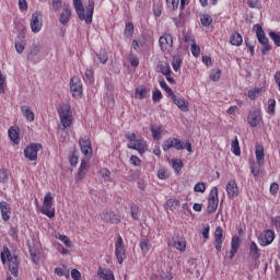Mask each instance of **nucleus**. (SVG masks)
Segmentation results:
<instances>
[{
    "label": "nucleus",
    "mask_w": 280,
    "mask_h": 280,
    "mask_svg": "<svg viewBox=\"0 0 280 280\" xmlns=\"http://www.w3.org/2000/svg\"><path fill=\"white\" fill-rule=\"evenodd\" d=\"M74 10L80 19V21H85L88 25L93 23V10H95V2L89 0L88 5L84 9L82 0H73Z\"/></svg>",
    "instance_id": "nucleus-1"
},
{
    "label": "nucleus",
    "mask_w": 280,
    "mask_h": 280,
    "mask_svg": "<svg viewBox=\"0 0 280 280\" xmlns=\"http://www.w3.org/2000/svg\"><path fill=\"white\" fill-rule=\"evenodd\" d=\"M2 264H5V257L9 261V270L13 275V277H19V258L16 256H13L12 253H10V249L8 247H3V250L0 254Z\"/></svg>",
    "instance_id": "nucleus-2"
},
{
    "label": "nucleus",
    "mask_w": 280,
    "mask_h": 280,
    "mask_svg": "<svg viewBox=\"0 0 280 280\" xmlns=\"http://www.w3.org/2000/svg\"><path fill=\"white\" fill-rule=\"evenodd\" d=\"M58 115L63 130L71 128V125L73 124V112H71V106L67 104L61 105Z\"/></svg>",
    "instance_id": "nucleus-3"
},
{
    "label": "nucleus",
    "mask_w": 280,
    "mask_h": 280,
    "mask_svg": "<svg viewBox=\"0 0 280 280\" xmlns=\"http://www.w3.org/2000/svg\"><path fill=\"white\" fill-rule=\"evenodd\" d=\"M126 137L129 141V143L127 144V148H129V150H137L139 154H145V151L148 150L145 141H143L142 139H137L136 133H128Z\"/></svg>",
    "instance_id": "nucleus-4"
},
{
    "label": "nucleus",
    "mask_w": 280,
    "mask_h": 280,
    "mask_svg": "<svg viewBox=\"0 0 280 280\" xmlns=\"http://www.w3.org/2000/svg\"><path fill=\"white\" fill-rule=\"evenodd\" d=\"M254 30H256V36L258 38V42L264 47V49L261 50V54H262V56H266V54H268V51H270V49H272L270 47V44L268 43V38L266 37V33L264 32V28H261V25H259V24H256L254 26Z\"/></svg>",
    "instance_id": "nucleus-5"
},
{
    "label": "nucleus",
    "mask_w": 280,
    "mask_h": 280,
    "mask_svg": "<svg viewBox=\"0 0 280 280\" xmlns=\"http://www.w3.org/2000/svg\"><path fill=\"white\" fill-rule=\"evenodd\" d=\"M42 213L47 215V218H54L56 215V210L54 209V196H51V192H47L44 198Z\"/></svg>",
    "instance_id": "nucleus-6"
},
{
    "label": "nucleus",
    "mask_w": 280,
    "mask_h": 280,
    "mask_svg": "<svg viewBox=\"0 0 280 280\" xmlns=\"http://www.w3.org/2000/svg\"><path fill=\"white\" fill-rule=\"evenodd\" d=\"M219 202L220 199L218 198V187H213L208 198L207 212L210 214L215 213V211L218 210Z\"/></svg>",
    "instance_id": "nucleus-7"
},
{
    "label": "nucleus",
    "mask_w": 280,
    "mask_h": 280,
    "mask_svg": "<svg viewBox=\"0 0 280 280\" xmlns=\"http://www.w3.org/2000/svg\"><path fill=\"white\" fill-rule=\"evenodd\" d=\"M247 121L252 128H257L262 121L261 110L257 107L253 108L247 116Z\"/></svg>",
    "instance_id": "nucleus-8"
},
{
    "label": "nucleus",
    "mask_w": 280,
    "mask_h": 280,
    "mask_svg": "<svg viewBox=\"0 0 280 280\" xmlns=\"http://www.w3.org/2000/svg\"><path fill=\"white\" fill-rule=\"evenodd\" d=\"M43 145L38 143H33L24 149V156L28 161H36L38 159V150H42Z\"/></svg>",
    "instance_id": "nucleus-9"
},
{
    "label": "nucleus",
    "mask_w": 280,
    "mask_h": 280,
    "mask_svg": "<svg viewBox=\"0 0 280 280\" xmlns=\"http://www.w3.org/2000/svg\"><path fill=\"white\" fill-rule=\"evenodd\" d=\"M160 43V47L162 49V51H172V47H174V37H172V35L165 33L164 35H162L159 39Z\"/></svg>",
    "instance_id": "nucleus-10"
},
{
    "label": "nucleus",
    "mask_w": 280,
    "mask_h": 280,
    "mask_svg": "<svg viewBox=\"0 0 280 280\" xmlns=\"http://www.w3.org/2000/svg\"><path fill=\"white\" fill-rule=\"evenodd\" d=\"M101 220H103L105 224H119L121 222V217L115 214V212L103 211L101 213Z\"/></svg>",
    "instance_id": "nucleus-11"
},
{
    "label": "nucleus",
    "mask_w": 280,
    "mask_h": 280,
    "mask_svg": "<svg viewBox=\"0 0 280 280\" xmlns=\"http://www.w3.org/2000/svg\"><path fill=\"white\" fill-rule=\"evenodd\" d=\"M70 91L72 92L73 97H82V81H80V78H71Z\"/></svg>",
    "instance_id": "nucleus-12"
},
{
    "label": "nucleus",
    "mask_w": 280,
    "mask_h": 280,
    "mask_svg": "<svg viewBox=\"0 0 280 280\" xmlns=\"http://www.w3.org/2000/svg\"><path fill=\"white\" fill-rule=\"evenodd\" d=\"M272 242H275V232L272 230H266L258 237L260 246H270Z\"/></svg>",
    "instance_id": "nucleus-13"
},
{
    "label": "nucleus",
    "mask_w": 280,
    "mask_h": 280,
    "mask_svg": "<svg viewBox=\"0 0 280 280\" xmlns=\"http://www.w3.org/2000/svg\"><path fill=\"white\" fill-rule=\"evenodd\" d=\"M171 98L183 113H187L189 110V102L185 101V98L178 97L176 94H172Z\"/></svg>",
    "instance_id": "nucleus-14"
},
{
    "label": "nucleus",
    "mask_w": 280,
    "mask_h": 280,
    "mask_svg": "<svg viewBox=\"0 0 280 280\" xmlns=\"http://www.w3.org/2000/svg\"><path fill=\"white\" fill-rule=\"evenodd\" d=\"M31 28L34 34H38V32H40V30L43 28V20L40 19L38 13L32 14Z\"/></svg>",
    "instance_id": "nucleus-15"
},
{
    "label": "nucleus",
    "mask_w": 280,
    "mask_h": 280,
    "mask_svg": "<svg viewBox=\"0 0 280 280\" xmlns=\"http://www.w3.org/2000/svg\"><path fill=\"white\" fill-rule=\"evenodd\" d=\"M79 143H80L81 152L82 154H84V156H91V154H93V149L91 148V140L86 138H81L79 140Z\"/></svg>",
    "instance_id": "nucleus-16"
},
{
    "label": "nucleus",
    "mask_w": 280,
    "mask_h": 280,
    "mask_svg": "<svg viewBox=\"0 0 280 280\" xmlns=\"http://www.w3.org/2000/svg\"><path fill=\"white\" fill-rule=\"evenodd\" d=\"M226 191H228V196L229 198H236V196H238L240 194V188L237 187V182L231 179L228 182L226 185Z\"/></svg>",
    "instance_id": "nucleus-17"
},
{
    "label": "nucleus",
    "mask_w": 280,
    "mask_h": 280,
    "mask_svg": "<svg viewBox=\"0 0 280 280\" xmlns=\"http://www.w3.org/2000/svg\"><path fill=\"white\" fill-rule=\"evenodd\" d=\"M223 238H224V233L222 231V228L218 226L214 232V246L218 253L222 250Z\"/></svg>",
    "instance_id": "nucleus-18"
},
{
    "label": "nucleus",
    "mask_w": 280,
    "mask_h": 280,
    "mask_svg": "<svg viewBox=\"0 0 280 280\" xmlns=\"http://www.w3.org/2000/svg\"><path fill=\"white\" fill-rule=\"evenodd\" d=\"M71 21V7L69 4H65L62 12L60 13L59 22L61 25H67Z\"/></svg>",
    "instance_id": "nucleus-19"
},
{
    "label": "nucleus",
    "mask_w": 280,
    "mask_h": 280,
    "mask_svg": "<svg viewBox=\"0 0 280 280\" xmlns=\"http://www.w3.org/2000/svg\"><path fill=\"white\" fill-rule=\"evenodd\" d=\"M0 211H1L2 220L4 222H8V220H10V215L12 213V208H10V203H8L5 201H1L0 202Z\"/></svg>",
    "instance_id": "nucleus-20"
},
{
    "label": "nucleus",
    "mask_w": 280,
    "mask_h": 280,
    "mask_svg": "<svg viewBox=\"0 0 280 280\" xmlns=\"http://www.w3.org/2000/svg\"><path fill=\"white\" fill-rule=\"evenodd\" d=\"M173 246L176 248V250H179V253H185V250H187V242L183 237H174Z\"/></svg>",
    "instance_id": "nucleus-21"
},
{
    "label": "nucleus",
    "mask_w": 280,
    "mask_h": 280,
    "mask_svg": "<svg viewBox=\"0 0 280 280\" xmlns=\"http://www.w3.org/2000/svg\"><path fill=\"white\" fill-rule=\"evenodd\" d=\"M238 248H240V236H233L231 242V250L229 254V259H233L235 257Z\"/></svg>",
    "instance_id": "nucleus-22"
},
{
    "label": "nucleus",
    "mask_w": 280,
    "mask_h": 280,
    "mask_svg": "<svg viewBox=\"0 0 280 280\" xmlns=\"http://www.w3.org/2000/svg\"><path fill=\"white\" fill-rule=\"evenodd\" d=\"M40 49H43V45H40V43H33L30 47L27 58H36V56L40 54Z\"/></svg>",
    "instance_id": "nucleus-23"
},
{
    "label": "nucleus",
    "mask_w": 280,
    "mask_h": 280,
    "mask_svg": "<svg viewBox=\"0 0 280 280\" xmlns=\"http://www.w3.org/2000/svg\"><path fill=\"white\" fill-rule=\"evenodd\" d=\"M150 93V90H148L145 86L140 85L136 89L135 97L136 100H145Z\"/></svg>",
    "instance_id": "nucleus-24"
},
{
    "label": "nucleus",
    "mask_w": 280,
    "mask_h": 280,
    "mask_svg": "<svg viewBox=\"0 0 280 280\" xmlns=\"http://www.w3.org/2000/svg\"><path fill=\"white\" fill-rule=\"evenodd\" d=\"M249 256L252 259H259L261 257V252L255 242H252L249 245Z\"/></svg>",
    "instance_id": "nucleus-25"
},
{
    "label": "nucleus",
    "mask_w": 280,
    "mask_h": 280,
    "mask_svg": "<svg viewBox=\"0 0 280 280\" xmlns=\"http://www.w3.org/2000/svg\"><path fill=\"white\" fill-rule=\"evenodd\" d=\"M255 154H256V161H257V164L259 166L264 165V156H265V153H264V145L261 144H257L256 145V151H255Z\"/></svg>",
    "instance_id": "nucleus-26"
},
{
    "label": "nucleus",
    "mask_w": 280,
    "mask_h": 280,
    "mask_svg": "<svg viewBox=\"0 0 280 280\" xmlns=\"http://www.w3.org/2000/svg\"><path fill=\"white\" fill-rule=\"evenodd\" d=\"M139 246H140L142 255H148L152 248V243H150V240H148V238H142L140 241Z\"/></svg>",
    "instance_id": "nucleus-27"
},
{
    "label": "nucleus",
    "mask_w": 280,
    "mask_h": 280,
    "mask_svg": "<svg viewBox=\"0 0 280 280\" xmlns=\"http://www.w3.org/2000/svg\"><path fill=\"white\" fill-rule=\"evenodd\" d=\"M21 113L23 117H25L26 121H34V112L30 108V106L24 105L21 107Z\"/></svg>",
    "instance_id": "nucleus-28"
},
{
    "label": "nucleus",
    "mask_w": 280,
    "mask_h": 280,
    "mask_svg": "<svg viewBox=\"0 0 280 280\" xmlns=\"http://www.w3.org/2000/svg\"><path fill=\"white\" fill-rule=\"evenodd\" d=\"M156 69L163 75H170L172 73V69L170 68V63H167V62H165V63H163V62L158 63Z\"/></svg>",
    "instance_id": "nucleus-29"
},
{
    "label": "nucleus",
    "mask_w": 280,
    "mask_h": 280,
    "mask_svg": "<svg viewBox=\"0 0 280 280\" xmlns=\"http://www.w3.org/2000/svg\"><path fill=\"white\" fill-rule=\"evenodd\" d=\"M115 255L118 264H124L126 259V249L124 247H115Z\"/></svg>",
    "instance_id": "nucleus-30"
},
{
    "label": "nucleus",
    "mask_w": 280,
    "mask_h": 280,
    "mask_svg": "<svg viewBox=\"0 0 280 280\" xmlns=\"http://www.w3.org/2000/svg\"><path fill=\"white\" fill-rule=\"evenodd\" d=\"M97 275L104 280H115V276L110 271L103 268H98Z\"/></svg>",
    "instance_id": "nucleus-31"
},
{
    "label": "nucleus",
    "mask_w": 280,
    "mask_h": 280,
    "mask_svg": "<svg viewBox=\"0 0 280 280\" xmlns=\"http://www.w3.org/2000/svg\"><path fill=\"white\" fill-rule=\"evenodd\" d=\"M230 43H231V45H235L236 47H240V45H242V43H244V38L242 37V35L240 33H234L230 37Z\"/></svg>",
    "instance_id": "nucleus-32"
},
{
    "label": "nucleus",
    "mask_w": 280,
    "mask_h": 280,
    "mask_svg": "<svg viewBox=\"0 0 280 280\" xmlns=\"http://www.w3.org/2000/svg\"><path fill=\"white\" fill-rule=\"evenodd\" d=\"M232 152L235 154V156H240L241 150H240V140H237V137H234V140H232Z\"/></svg>",
    "instance_id": "nucleus-33"
},
{
    "label": "nucleus",
    "mask_w": 280,
    "mask_h": 280,
    "mask_svg": "<svg viewBox=\"0 0 280 280\" xmlns=\"http://www.w3.org/2000/svg\"><path fill=\"white\" fill-rule=\"evenodd\" d=\"M180 65H183V59L180 58V56H174L172 61V67L174 71H178V69H180Z\"/></svg>",
    "instance_id": "nucleus-34"
},
{
    "label": "nucleus",
    "mask_w": 280,
    "mask_h": 280,
    "mask_svg": "<svg viewBox=\"0 0 280 280\" xmlns=\"http://www.w3.org/2000/svg\"><path fill=\"white\" fill-rule=\"evenodd\" d=\"M57 240H60L67 246V248H73V243H71V240H69V236L59 234L57 236Z\"/></svg>",
    "instance_id": "nucleus-35"
},
{
    "label": "nucleus",
    "mask_w": 280,
    "mask_h": 280,
    "mask_svg": "<svg viewBox=\"0 0 280 280\" xmlns=\"http://www.w3.org/2000/svg\"><path fill=\"white\" fill-rule=\"evenodd\" d=\"M151 135L153 137V139H155V141H160L161 139V127H154L151 126Z\"/></svg>",
    "instance_id": "nucleus-36"
},
{
    "label": "nucleus",
    "mask_w": 280,
    "mask_h": 280,
    "mask_svg": "<svg viewBox=\"0 0 280 280\" xmlns=\"http://www.w3.org/2000/svg\"><path fill=\"white\" fill-rule=\"evenodd\" d=\"M97 58L101 65H106V62H108V54L106 52V50H100V52L97 54Z\"/></svg>",
    "instance_id": "nucleus-37"
},
{
    "label": "nucleus",
    "mask_w": 280,
    "mask_h": 280,
    "mask_svg": "<svg viewBox=\"0 0 280 280\" xmlns=\"http://www.w3.org/2000/svg\"><path fill=\"white\" fill-rule=\"evenodd\" d=\"M213 23V19L209 14H203L201 16V24L205 25V27H209Z\"/></svg>",
    "instance_id": "nucleus-38"
},
{
    "label": "nucleus",
    "mask_w": 280,
    "mask_h": 280,
    "mask_svg": "<svg viewBox=\"0 0 280 280\" xmlns=\"http://www.w3.org/2000/svg\"><path fill=\"white\" fill-rule=\"evenodd\" d=\"M179 206H180V201L178 200L170 199L166 201V207L171 211H174V209H176V207H179Z\"/></svg>",
    "instance_id": "nucleus-39"
},
{
    "label": "nucleus",
    "mask_w": 280,
    "mask_h": 280,
    "mask_svg": "<svg viewBox=\"0 0 280 280\" xmlns=\"http://www.w3.org/2000/svg\"><path fill=\"white\" fill-rule=\"evenodd\" d=\"M271 40H273L276 47H280V33L269 32Z\"/></svg>",
    "instance_id": "nucleus-40"
},
{
    "label": "nucleus",
    "mask_w": 280,
    "mask_h": 280,
    "mask_svg": "<svg viewBox=\"0 0 280 280\" xmlns=\"http://www.w3.org/2000/svg\"><path fill=\"white\" fill-rule=\"evenodd\" d=\"M25 40H19L15 42V51H18L19 54H23V51H25Z\"/></svg>",
    "instance_id": "nucleus-41"
},
{
    "label": "nucleus",
    "mask_w": 280,
    "mask_h": 280,
    "mask_svg": "<svg viewBox=\"0 0 280 280\" xmlns=\"http://www.w3.org/2000/svg\"><path fill=\"white\" fill-rule=\"evenodd\" d=\"M162 148L164 152H167L171 148H174V140L173 139H167L163 142Z\"/></svg>",
    "instance_id": "nucleus-42"
},
{
    "label": "nucleus",
    "mask_w": 280,
    "mask_h": 280,
    "mask_svg": "<svg viewBox=\"0 0 280 280\" xmlns=\"http://www.w3.org/2000/svg\"><path fill=\"white\" fill-rule=\"evenodd\" d=\"M9 137L13 143H16L19 141V131L16 129H9Z\"/></svg>",
    "instance_id": "nucleus-43"
},
{
    "label": "nucleus",
    "mask_w": 280,
    "mask_h": 280,
    "mask_svg": "<svg viewBox=\"0 0 280 280\" xmlns=\"http://www.w3.org/2000/svg\"><path fill=\"white\" fill-rule=\"evenodd\" d=\"M190 51L195 58H198L200 56V46L196 45V42L191 44Z\"/></svg>",
    "instance_id": "nucleus-44"
},
{
    "label": "nucleus",
    "mask_w": 280,
    "mask_h": 280,
    "mask_svg": "<svg viewBox=\"0 0 280 280\" xmlns=\"http://www.w3.org/2000/svg\"><path fill=\"white\" fill-rule=\"evenodd\" d=\"M261 166H259V164H256L255 162L250 163V173L253 174V176H259V168Z\"/></svg>",
    "instance_id": "nucleus-45"
},
{
    "label": "nucleus",
    "mask_w": 280,
    "mask_h": 280,
    "mask_svg": "<svg viewBox=\"0 0 280 280\" xmlns=\"http://www.w3.org/2000/svg\"><path fill=\"white\" fill-rule=\"evenodd\" d=\"M194 190L197 191V192H200V194H205V191H207V186L202 182L201 183H197L195 185Z\"/></svg>",
    "instance_id": "nucleus-46"
},
{
    "label": "nucleus",
    "mask_w": 280,
    "mask_h": 280,
    "mask_svg": "<svg viewBox=\"0 0 280 280\" xmlns=\"http://www.w3.org/2000/svg\"><path fill=\"white\" fill-rule=\"evenodd\" d=\"M152 100L153 102L156 104L160 100H163V94L161 93V91H159L158 89H155L153 91V94H152Z\"/></svg>",
    "instance_id": "nucleus-47"
},
{
    "label": "nucleus",
    "mask_w": 280,
    "mask_h": 280,
    "mask_svg": "<svg viewBox=\"0 0 280 280\" xmlns=\"http://www.w3.org/2000/svg\"><path fill=\"white\" fill-rule=\"evenodd\" d=\"M173 148H175V150H185L183 141L178 140L177 138L173 139Z\"/></svg>",
    "instance_id": "nucleus-48"
},
{
    "label": "nucleus",
    "mask_w": 280,
    "mask_h": 280,
    "mask_svg": "<svg viewBox=\"0 0 280 280\" xmlns=\"http://www.w3.org/2000/svg\"><path fill=\"white\" fill-rule=\"evenodd\" d=\"M173 168L178 174V172H180V170H183V161H180V160H173Z\"/></svg>",
    "instance_id": "nucleus-49"
},
{
    "label": "nucleus",
    "mask_w": 280,
    "mask_h": 280,
    "mask_svg": "<svg viewBox=\"0 0 280 280\" xmlns=\"http://www.w3.org/2000/svg\"><path fill=\"white\" fill-rule=\"evenodd\" d=\"M160 86H161V89H164V91L167 93V95H170V97H172V95H174V91H172L167 86V83L165 81H160Z\"/></svg>",
    "instance_id": "nucleus-50"
},
{
    "label": "nucleus",
    "mask_w": 280,
    "mask_h": 280,
    "mask_svg": "<svg viewBox=\"0 0 280 280\" xmlns=\"http://www.w3.org/2000/svg\"><path fill=\"white\" fill-rule=\"evenodd\" d=\"M51 8L55 12H58L62 8V0H51Z\"/></svg>",
    "instance_id": "nucleus-51"
},
{
    "label": "nucleus",
    "mask_w": 280,
    "mask_h": 280,
    "mask_svg": "<svg viewBox=\"0 0 280 280\" xmlns=\"http://www.w3.org/2000/svg\"><path fill=\"white\" fill-rule=\"evenodd\" d=\"M178 3H180V0H166L167 7L172 8V10H177Z\"/></svg>",
    "instance_id": "nucleus-52"
},
{
    "label": "nucleus",
    "mask_w": 280,
    "mask_h": 280,
    "mask_svg": "<svg viewBox=\"0 0 280 280\" xmlns=\"http://www.w3.org/2000/svg\"><path fill=\"white\" fill-rule=\"evenodd\" d=\"M275 106H277V101L273 98L268 101V113H271V115H275Z\"/></svg>",
    "instance_id": "nucleus-53"
},
{
    "label": "nucleus",
    "mask_w": 280,
    "mask_h": 280,
    "mask_svg": "<svg viewBox=\"0 0 280 280\" xmlns=\"http://www.w3.org/2000/svg\"><path fill=\"white\" fill-rule=\"evenodd\" d=\"M221 73H222V71H220V70L212 71L210 73V79L212 80V82H218V80H220Z\"/></svg>",
    "instance_id": "nucleus-54"
},
{
    "label": "nucleus",
    "mask_w": 280,
    "mask_h": 280,
    "mask_svg": "<svg viewBox=\"0 0 280 280\" xmlns=\"http://www.w3.org/2000/svg\"><path fill=\"white\" fill-rule=\"evenodd\" d=\"M8 182V170L2 168L0 170V183H7Z\"/></svg>",
    "instance_id": "nucleus-55"
},
{
    "label": "nucleus",
    "mask_w": 280,
    "mask_h": 280,
    "mask_svg": "<svg viewBox=\"0 0 280 280\" xmlns=\"http://www.w3.org/2000/svg\"><path fill=\"white\" fill-rule=\"evenodd\" d=\"M130 163L131 165H135V167H139V165H141V159H139L137 155H131Z\"/></svg>",
    "instance_id": "nucleus-56"
},
{
    "label": "nucleus",
    "mask_w": 280,
    "mask_h": 280,
    "mask_svg": "<svg viewBox=\"0 0 280 280\" xmlns=\"http://www.w3.org/2000/svg\"><path fill=\"white\" fill-rule=\"evenodd\" d=\"M132 32H135V26L132 25V23L127 24L125 28V35L132 36Z\"/></svg>",
    "instance_id": "nucleus-57"
},
{
    "label": "nucleus",
    "mask_w": 280,
    "mask_h": 280,
    "mask_svg": "<svg viewBox=\"0 0 280 280\" xmlns=\"http://www.w3.org/2000/svg\"><path fill=\"white\" fill-rule=\"evenodd\" d=\"M30 253L34 264H38V250L30 248Z\"/></svg>",
    "instance_id": "nucleus-58"
},
{
    "label": "nucleus",
    "mask_w": 280,
    "mask_h": 280,
    "mask_svg": "<svg viewBox=\"0 0 280 280\" xmlns=\"http://www.w3.org/2000/svg\"><path fill=\"white\" fill-rule=\"evenodd\" d=\"M84 176H86V171H82V168H79L77 173V183H80V180H83Z\"/></svg>",
    "instance_id": "nucleus-59"
},
{
    "label": "nucleus",
    "mask_w": 280,
    "mask_h": 280,
    "mask_svg": "<svg viewBox=\"0 0 280 280\" xmlns=\"http://www.w3.org/2000/svg\"><path fill=\"white\" fill-rule=\"evenodd\" d=\"M247 4L249 8H261L259 0H248Z\"/></svg>",
    "instance_id": "nucleus-60"
},
{
    "label": "nucleus",
    "mask_w": 280,
    "mask_h": 280,
    "mask_svg": "<svg viewBox=\"0 0 280 280\" xmlns=\"http://www.w3.org/2000/svg\"><path fill=\"white\" fill-rule=\"evenodd\" d=\"M71 277H72L73 280H80V279H82V273H80L78 271V269H72L71 270Z\"/></svg>",
    "instance_id": "nucleus-61"
},
{
    "label": "nucleus",
    "mask_w": 280,
    "mask_h": 280,
    "mask_svg": "<svg viewBox=\"0 0 280 280\" xmlns=\"http://www.w3.org/2000/svg\"><path fill=\"white\" fill-rule=\"evenodd\" d=\"M79 170H82L83 172H86V170H89V159H83L81 161Z\"/></svg>",
    "instance_id": "nucleus-62"
},
{
    "label": "nucleus",
    "mask_w": 280,
    "mask_h": 280,
    "mask_svg": "<svg viewBox=\"0 0 280 280\" xmlns=\"http://www.w3.org/2000/svg\"><path fill=\"white\" fill-rule=\"evenodd\" d=\"M19 8L22 12L27 11V0H19Z\"/></svg>",
    "instance_id": "nucleus-63"
},
{
    "label": "nucleus",
    "mask_w": 280,
    "mask_h": 280,
    "mask_svg": "<svg viewBox=\"0 0 280 280\" xmlns=\"http://www.w3.org/2000/svg\"><path fill=\"white\" fill-rule=\"evenodd\" d=\"M277 191H279V184L278 183H272L270 185V194L272 196H276Z\"/></svg>",
    "instance_id": "nucleus-64"
}]
</instances>
